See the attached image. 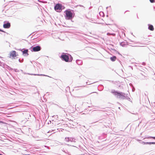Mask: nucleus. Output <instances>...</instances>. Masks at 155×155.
I'll use <instances>...</instances> for the list:
<instances>
[{
    "label": "nucleus",
    "mask_w": 155,
    "mask_h": 155,
    "mask_svg": "<svg viewBox=\"0 0 155 155\" xmlns=\"http://www.w3.org/2000/svg\"><path fill=\"white\" fill-rule=\"evenodd\" d=\"M70 58H69V56L66 54L62 55L61 56V58L66 62H71L73 59V58L70 55Z\"/></svg>",
    "instance_id": "obj_1"
},
{
    "label": "nucleus",
    "mask_w": 155,
    "mask_h": 155,
    "mask_svg": "<svg viewBox=\"0 0 155 155\" xmlns=\"http://www.w3.org/2000/svg\"><path fill=\"white\" fill-rule=\"evenodd\" d=\"M111 93H112L114 95L116 96V97L118 98L125 97V94L122 92H118L117 91H111Z\"/></svg>",
    "instance_id": "obj_2"
},
{
    "label": "nucleus",
    "mask_w": 155,
    "mask_h": 155,
    "mask_svg": "<svg viewBox=\"0 0 155 155\" xmlns=\"http://www.w3.org/2000/svg\"><path fill=\"white\" fill-rule=\"evenodd\" d=\"M66 14V18L67 19H71L73 17V13L71 11L66 10L65 11Z\"/></svg>",
    "instance_id": "obj_3"
},
{
    "label": "nucleus",
    "mask_w": 155,
    "mask_h": 155,
    "mask_svg": "<svg viewBox=\"0 0 155 155\" xmlns=\"http://www.w3.org/2000/svg\"><path fill=\"white\" fill-rule=\"evenodd\" d=\"M54 8L57 12H60L62 10V5L60 4H57L55 6Z\"/></svg>",
    "instance_id": "obj_4"
},
{
    "label": "nucleus",
    "mask_w": 155,
    "mask_h": 155,
    "mask_svg": "<svg viewBox=\"0 0 155 155\" xmlns=\"http://www.w3.org/2000/svg\"><path fill=\"white\" fill-rule=\"evenodd\" d=\"M15 51H11L10 53V57L14 58L17 55Z\"/></svg>",
    "instance_id": "obj_5"
},
{
    "label": "nucleus",
    "mask_w": 155,
    "mask_h": 155,
    "mask_svg": "<svg viewBox=\"0 0 155 155\" xmlns=\"http://www.w3.org/2000/svg\"><path fill=\"white\" fill-rule=\"evenodd\" d=\"M41 49V47L39 46H37L36 47H34L32 48V50L34 52L40 51Z\"/></svg>",
    "instance_id": "obj_6"
},
{
    "label": "nucleus",
    "mask_w": 155,
    "mask_h": 155,
    "mask_svg": "<svg viewBox=\"0 0 155 155\" xmlns=\"http://www.w3.org/2000/svg\"><path fill=\"white\" fill-rule=\"evenodd\" d=\"M10 23L8 22L6 24H4L3 25V27L5 28H8L10 27Z\"/></svg>",
    "instance_id": "obj_7"
},
{
    "label": "nucleus",
    "mask_w": 155,
    "mask_h": 155,
    "mask_svg": "<svg viewBox=\"0 0 155 155\" xmlns=\"http://www.w3.org/2000/svg\"><path fill=\"white\" fill-rule=\"evenodd\" d=\"M148 29L151 31H153L154 29L153 26L152 25H149Z\"/></svg>",
    "instance_id": "obj_8"
},
{
    "label": "nucleus",
    "mask_w": 155,
    "mask_h": 155,
    "mask_svg": "<svg viewBox=\"0 0 155 155\" xmlns=\"http://www.w3.org/2000/svg\"><path fill=\"white\" fill-rule=\"evenodd\" d=\"M117 58L115 56H113L110 58V59L113 61H115L116 59Z\"/></svg>",
    "instance_id": "obj_9"
},
{
    "label": "nucleus",
    "mask_w": 155,
    "mask_h": 155,
    "mask_svg": "<svg viewBox=\"0 0 155 155\" xmlns=\"http://www.w3.org/2000/svg\"><path fill=\"white\" fill-rule=\"evenodd\" d=\"M28 49L25 50L24 51H23V54H26L28 55Z\"/></svg>",
    "instance_id": "obj_10"
},
{
    "label": "nucleus",
    "mask_w": 155,
    "mask_h": 155,
    "mask_svg": "<svg viewBox=\"0 0 155 155\" xmlns=\"http://www.w3.org/2000/svg\"><path fill=\"white\" fill-rule=\"evenodd\" d=\"M146 143V144H155V142H147Z\"/></svg>",
    "instance_id": "obj_11"
},
{
    "label": "nucleus",
    "mask_w": 155,
    "mask_h": 155,
    "mask_svg": "<svg viewBox=\"0 0 155 155\" xmlns=\"http://www.w3.org/2000/svg\"><path fill=\"white\" fill-rule=\"evenodd\" d=\"M107 35H112L113 36H114L115 35V34H110V33H107Z\"/></svg>",
    "instance_id": "obj_12"
},
{
    "label": "nucleus",
    "mask_w": 155,
    "mask_h": 155,
    "mask_svg": "<svg viewBox=\"0 0 155 155\" xmlns=\"http://www.w3.org/2000/svg\"><path fill=\"white\" fill-rule=\"evenodd\" d=\"M154 0H150V2L151 3H153V2H154Z\"/></svg>",
    "instance_id": "obj_13"
},
{
    "label": "nucleus",
    "mask_w": 155,
    "mask_h": 155,
    "mask_svg": "<svg viewBox=\"0 0 155 155\" xmlns=\"http://www.w3.org/2000/svg\"><path fill=\"white\" fill-rule=\"evenodd\" d=\"M0 31H1L2 32H5L3 31V30L0 29Z\"/></svg>",
    "instance_id": "obj_14"
},
{
    "label": "nucleus",
    "mask_w": 155,
    "mask_h": 155,
    "mask_svg": "<svg viewBox=\"0 0 155 155\" xmlns=\"http://www.w3.org/2000/svg\"><path fill=\"white\" fill-rule=\"evenodd\" d=\"M151 137L153 138V139L155 140V137Z\"/></svg>",
    "instance_id": "obj_15"
},
{
    "label": "nucleus",
    "mask_w": 155,
    "mask_h": 155,
    "mask_svg": "<svg viewBox=\"0 0 155 155\" xmlns=\"http://www.w3.org/2000/svg\"><path fill=\"white\" fill-rule=\"evenodd\" d=\"M110 21L111 22H112L113 21V20L111 19V18H110Z\"/></svg>",
    "instance_id": "obj_16"
},
{
    "label": "nucleus",
    "mask_w": 155,
    "mask_h": 155,
    "mask_svg": "<svg viewBox=\"0 0 155 155\" xmlns=\"http://www.w3.org/2000/svg\"><path fill=\"white\" fill-rule=\"evenodd\" d=\"M107 25H110V24H107Z\"/></svg>",
    "instance_id": "obj_17"
},
{
    "label": "nucleus",
    "mask_w": 155,
    "mask_h": 155,
    "mask_svg": "<svg viewBox=\"0 0 155 155\" xmlns=\"http://www.w3.org/2000/svg\"><path fill=\"white\" fill-rule=\"evenodd\" d=\"M0 123H3L2 122V121H0Z\"/></svg>",
    "instance_id": "obj_18"
}]
</instances>
